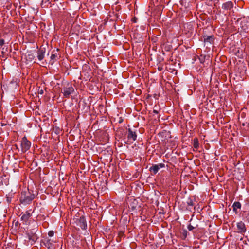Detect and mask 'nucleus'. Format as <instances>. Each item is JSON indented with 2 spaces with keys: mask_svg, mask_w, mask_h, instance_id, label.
<instances>
[{
  "mask_svg": "<svg viewBox=\"0 0 249 249\" xmlns=\"http://www.w3.org/2000/svg\"><path fill=\"white\" fill-rule=\"evenodd\" d=\"M31 214L29 211H26L25 213H22L21 217V221L25 224H26Z\"/></svg>",
  "mask_w": 249,
  "mask_h": 249,
  "instance_id": "6",
  "label": "nucleus"
},
{
  "mask_svg": "<svg viewBox=\"0 0 249 249\" xmlns=\"http://www.w3.org/2000/svg\"><path fill=\"white\" fill-rule=\"evenodd\" d=\"M150 171L152 172L154 174H156L159 171L158 166L156 164L153 165L149 168Z\"/></svg>",
  "mask_w": 249,
  "mask_h": 249,
  "instance_id": "15",
  "label": "nucleus"
},
{
  "mask_svg": "<svg viewBox=\"0 0 249 249\" xmlns=\"http://www.w3.org/2000/svg\"><path fill=\"white\" fill-rule=\"evenodd\" d=\"M58 58L57 54L55 51H53L52 52V53L51 55L50 58L51 61H52V63H53V62L56 60L57 58Z\"/></svg>",
  "mask_w": 249,
  "mask_h": 249,
  "instance_id": "13",
  "label": "nucleus"
},
{
  "mask_svg": "<svg viewBox=\"0 0 249 249\" xmlns=\"http://www.w3.org/2000/svg\"><path fill=\"white\" fill-rule=\"evenodd\" d=\"M214 40V36H206L204 37V40L205 42H208L210 43H212L213 42Z\"/></svg>",
  "mask_w": 249,
  "mask_h": 249,
  "instance_id": "12",
  "label": "nucleus"
},
{
  "mask_svg": "<svg viewBox=\"0 0 249 249\" xmlns=\"http://www.w3.org/2000/svg\"><path fill=\"white\" fill-rule=\"evenodd\" d=\"M54 234V233H53V231H50L49 232H48V235L50 236V237H52L53 235Z\"/></svg>",
  "mask_w": 249,
  "mask_h": 249,
  "instance_id": "22",
  "label": "nucleus"
},
{
  "mask_svg": "<svg viewBox=\"0 0 249 249\" xmlns=\"http://www.w3.org/2000/svg\"><path fill=\"white\" fill-rule=\"evenodd\" d=\"M31 145V142L27 140L25 136L23 137L20 141V146L22 152L25 153L27 151L30 149Z\"/></svg>",
  "mask_w": 249,
  "mask_h": 249,
  "instance_id": "3",
  "label": "nucleus"
},
{
  "mask_svg": "<svg viewBox=\"0 0 249 249\" xmlns=\"http://www.w3.org/2000/svg\"><path fill=\"white\" fill-rule=\"evenodd\" d=\"M199 142H198V140L197 138H195L194 139V142H193V146H194V147L196 149H197L198 147H199Z\"/></svg>",
  "mask_w": 249,
  "mask_h": 249,
  "instance_id": "16",
  "label": "nucleus"
},
{
  "mask_svg": "<svg viewBox=\"0 0 249 249\" xmlns=\"http://www.w3.org/2000/svg\"><path fill=\"white\" fill-rule=\"evenodd\" d=\"M74 91V89L71 83H67L61 89V92L65 98H69L71 94Z\"/></svg>",
  "mask_w": 249,
  "mask_h": 249,
  "instance_id": "1",
  "label": "nucleus"
},
{
  "mask_svg": "<svg viewBox=\"0 0 249 249\" xmlns=\"http://www.w3.org/2000/svg\"><path fill=\"white\" fill-rule=\"evenodd\" d=\"M45 53V48H40L37 51V58L39 61H41L44 58Z\"/></svg>",
  "mask_w": 249,
  "mask_h": 249,
  "instance_id": "7",
  "label": "nucleus"
},
{
  "mask_svg": "<svg viewBox=\"0 0 249 249\" xmlns=\"http://www.w3.org/2000/svg\"><path fill=\"white\" fill-rule=\"evenodd\" d=\"M187 228L189 231H192L194 229V227L192 225L190 224L188 226Z\"/></svg>",
  "mask_w": 249,
  "mask_h": 249,
  "instance_id": "19",
  "label": "nucleus"
},
{
  "mask_svg": "<svg viewBox=\"0 0 249 249\" xmlns=\"http://www.w3.org/2000/svg\"><path fill=\"white\" fill-rule=\"evenodd\" d=\"M184 28L188 33H192L193 32L194 29L193 25L191 23H186L184 24Z\"/></svg>",
  "mask_w": 249,
  "mask_h": 249,
  "instance_id": "10",
  "label": "nucleus"
},
{
  "mask_svg": "<svg viewBox=\"0 0 249 249\" xmlns=\"http://www.w3.org/2000/svg\"><path fill=\"white\" fill-rule=\"evenodd\" d=\"M237 228L238 232L239 233H245L246 231L245 225L242 221H240L237 223Z\"/></svg>",
  "mask_w": 249,
  "mask_h": 249,
  "instance_id": "5",
  "label": "nucleus"
},
{
  "mask_svg": "<svg viewBox=\"0 0 249 249\" xmlns=\"http://www.w3.org/2000/svg\"><path fill=\"white\" fill-rule=\"evenodd\" d=\"M26 58L27 61H32L34 59V55L32 52H28L26 54Z\"/></svg>",
  "mask_w": 249,
  "mask_h": 249,
  "instance_id": "14",
  "label": "nucleus"
},
{
  "mask_svg": "<svg viewBox=\"0 0 249 249\" xmlns=\"http://www.w3.org/2000/svg\"><path fill=\"white\" fill-rule=\"evenodd\" d=\"M34 197V195L31 194L30 193L24 195L22 194L20 200L22 204L26 205L30 203Z\"/></svg>",
  "mask_w": 249,
  "mask_h": 249,
  "instance_id": "2",
  "label": "nucleus"
},
{
  "mask_svg": "<svg viewBox=\"0 0 249 249\" xmlns=\"http://www.w3.org/2000/svg\"><path fill=\"white\" fill-rule=\"evenodd\" d=\"M187 204L189 206H193L194 205L193 202L192 200H190L188 202Z\"/></svg>",
  "mask_w": 249,
  "mask_h": 249,
  "instance_id": "20",
  "label": "nucleus"
},
{
  "mask_svg": "<svg viewBox=\"0 0 249 249\" xmlns=\"http://www.w3.org/2000/svg\"><path fill=\"white\" fill-rule=\"evenodd\" d=\"M153 113H154L155 114H158V111L157 110H156V109H154Z\"/></svg>",
  "mask_w": 249,
  "mask_h": 249,
  "instance_id": "23",
  "label": "nucleus"
},
{
  "mask_svg": "<svg viewBox=\"0 0 249 249\" xmlns=\"http://www.w3.org/2000/svg\"><path fill=\"white\" fill-rule=\"evenodd\" d=\"M233 4L231 1H228L222 4V8L225 10H229L233 7Z\"/></svg>",
  "mask_w": 249,
  "mask_h": 249,
  "instance_id": "9",
  "label": "nucleus"
},
{
  "mask_svg": "<svg viewBox=\"0 0 249 249\" xmlns=\"http://www.w3.org/2000/svg\"><path fill=\"white\" fill-rule=\"evenodd\" d=\"M4 44V40L3 39H0V46H2Z\"/></svg>",
  "mask_w": 249,
  "mask_h": 249,
  "instance_id": "21",
  "label": "nucleus"
},
{
  "mask_svg": "<svg viewBox=\"0 0 249 249\" xmlns=\"http://www.w3.org/2000/svg\"><path fill=\"white\" fill-rule=\"evenodd\" d=\"M78 225L82 229L85 230L87 227V222L84 217H80L79 219Z\"/></svg>",
  "mask_w": 249,
  "mask_h": 249,
  "instance_id": "8",
  "label": "nucleus"
},
{
  "mask_svg": "<svg viewBox=\"0 0 249 249\" xmlns=\"http://www.w3.org/2000/svg\"><path fill=\"white\" fill-rule=\"evenodd\" d=\"M123 122V119H120V120L119 121V123H121Z\"/></svg>",
  "mask_w": 249,
  "mask_h": 249,
  "instance_id": "24",
  "label": "nucleus"
},
{
  "mask_svg": "<svg viewBox=\"0 0 249 249\" xmlns=\"http://www.w3.org/2000/svg\"><path fill=\"white\" fill-rule=\"evenodd\" d=\"M28 239L30 240H32L33 242H35L37 240V237L35 234H33L32 235L28 234Z\"/></svg>",
  "mask_w": 249,
  "mask_h": 249,
  "instance_id": "17",
  "label": "nucleus"
},
{
  "mask_svg": "<svg viewBox=\"0 0 249 249\" xmlns=\"http://www.w3.org/2000/svg\"><path fill=\"white\" fill-rule=\"evenodd\" d=\"M241 204L239 202H235L232 205L233 210L234 212L237 213V209H240Z\"/></svg>",
  "mask_w": 249,
  "mask_h": 249,
  "instance_id": "11",
  "label": "nucleus"
},
{
  "mask_svg": "<svg viewBox=\"0 0 249 249\" xmlns=\"http://www.w3.org/2000/svg\"><path fill=\"white\" fill-rule=\"evenodd\" d=\"M43 90H41L39 91V93H40V94H43Z\"/></svg>",
  "mask_w": 249,
  "mask_h": 249,
  "instance_id": "25",
  "label": "nucleus"
},
{
  "mask_svg": "<svg viewBox=\"0 0 249 249\" xmlns=\"http://www.w3.org/2000/svg\"><path fill=\"white\" fill-rule=\"evenodd\" d=\"M137 134L135 132L132 131L130 128L128 130L127 143H132L137 139Z\"/></svg>",
  "mask_w": 249,
  "mask_h": 249,
  "instance_id": "4",
  "label": "nucleus"
},
{
  "mask_svg": "<svg viewBox=\"0 0 249 249\" xmlns=\"http://www.w3.org/2000/svg\"><path fill=\"white\" fill-rule=\"evenodd\" d=\"M156 165H157V166H158L159 170L160 168L165 167V164L162 163H159V164H156Z\"/></svg>",
  "mask_w": 249,
  "mask_h": 249,
  "instance_id": "18",
  "label": "nucleus"
},
{
  "mask_svg": "<svg viewBox=\"0 0 249 249\" xmlns=\"http://www.w3.org/2000/svg\"><path fill=\"white\" fill-rule=\"evenodd\" d=\"M48 241H47V242H46V244H48ZM46 246H47V244H46Z\"/></svg>",
  "mask_w": 249,
  "mask_h": 249,
  "instance_id": "26",
  "label": "nucleus"
}]
</instances>
